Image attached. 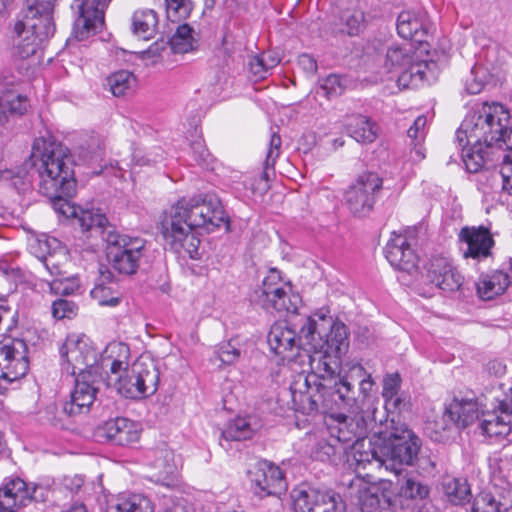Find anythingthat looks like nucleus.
I'll return each instance as SVG.
<instances>
[{"mask_svg": "<svg viewBox=\"0 0 512 512\" xmlns=\"http://www.w3.org/2000/svg\"><path fill=\"white\" fill-rule=\"evenodd\" d=\"M385 256L395 269L409 274L418 269L419 258L404 235L392 234L385 247Z\"/></svg>", "mask_w": 512, "mask_h": 512, "instance_id": "nucleus-23", "label": "nucleus"}, {"mask_svg": "<svg viewBox=\"0 0 512 512\" xmlns=\"http://www.w3.org/2000/svg\"><path fill=\"white\" fill-rule=\"evenodd\" d=\"M218 360L225 365H232L236 363L240 356L241 350L237 348L231 341L221 343L215 350Z\"/></svg>", "mask_w": 512, "mask_h": 512, "instance_id": "nucleus-53", "label": "nucleus"}, {"mask_svg": "<svg viewBox=\"0 0 512 512\" xmlns=\"http://www.w3.org/2000/svg\"><path fill=\"white\" fill-rule=\"evenodd\" d=\"M358 391L356 390V396H359L361 399V408L358 411H363L365 402L372 391L374 386V381L371 377V374L367 375L359 384Z\"/></svg>", "mask_w": 512, "mask_h": 512, "instance_id": "nucleus-60", "label": "nucleus"}, {"mask_svg": "<svg viewBox=\"0 0 512 512\" xmlns=\"http://www.w3.org/2000/svg\"><path fill=\"white\" fill-rule=\"evenodd\" d=\"M510 113L500 103H483L469 113L456 132L459 145L481 142L486 148L512 151Z\"/></svg>", "mask_w": 512, "mask_h": 512, "instance_id": "nucleus-5", "label": "nucleus"}, {"mask_svg": "<svg viewBox=\"0 0 512 512\" xmlns=\"http://www.w3.org/2000/svg\"><path fill=\"white\" fill-rule=\"evenodd\" d=\"M442 490L449 501L453 505H464L471 499V489L465 479L445 478L442 482Z\"/></svg>", "mask_w": 512, "mask_h": 512, "instance_id": "nucleus-38", "label": "nucleus"}, {"mask_svg": "<svg viewBox=\"0 0 512 512\" xmlns=\"http://www.w3.org/2000/svg\"><path fill=\"white\" fill-rule=\"evenodd\" d=\"M42 282L46 284L51 294L55 295H71L77 291L80 287V282L77 277L74 276H58L52 279H42Z\"/></svg>", "mask_w": 512, "mask_h": 512, "instance_id": "nucleus-44", "label": "nucleus"}, {"mask_svg": "<svg viewBox=\"0 0 512 512\" xmlns=\"http://www.w3.org/2000/svg\"><path fill=\"white\" fill-rule=\"evenodd\" d=\"M190 149L193 159L201 166L207 165L210 159V153L205 146L203 139L199 136L190 142Z\"/></svg>", "mask_w": 512, "mask_h": 512, "instance_id": "nucleus-55", "label": "nucleus"}, {"mask_svg": "<svg viewBox=\"0 0 512 512\" xmlns=\"http://www.w3.org/2000/svg\"><path fill=\"white\" fill-rule=\"evenodd\" d=\"M112 278V273L109 270H100L98 282L91 290V297L101 306H116L119 303V293L115 290L114 284L106 285V283L112 282Z\"/></svg>", "mask_w": 512, "mask_h": 512, "instance_id": "nucleus-35", "label": "nucleus"}, {"mask_svg": "<svg viewBox=\"0 0 512 512\" xmlns=\"http://www.w3.org/2000/svg\"><path fill=\"white\" fill-rule=\"evenodd\" d=\"M105 0H74L71 9L76 15L73 35L77 40L86 39L104 22Z\"/></svg>", "mask_w": 512, "mask_h": 512, "instance_id": "nucleus-19", "label": "nucleus"}, {"mask_svg": "<svg viewBox=\"0 0 512 512\" xmlns=\"http://www.w3.org/2000/svg\"><path fill=\"white\" fill-rule=\"evenodd\" d=\"M397 32L403 39L423 41L426 34L422 17L412 11H403L397 18Z\"/></svg>", "mask_w": 512, "mask_h": 512, "instance_id": "nucleus-33", "label": "nucleus"}, {"mask_svg": "<svg viewBox=\"0 0 512 512\" xmlns=\"http://www.w3.org/2000/svg\"><path fill=\"white\" fill-rule=\"evenodd\" d=\"M42 42L25 30V24L14 23L7 32L5 47L13 62L17 63L35 56Z\"/></svg>", "mask_w": 512, "mask_h": 512, "instance_id": "nucleus-20", "label": "nucleus"}, {"mask_svg": "<svg viewBox=\"0 0 512 512\" xmlns=\"http://www.w3.org/2000/svg\"><path fill=\"white\" fill-rule=\"evenodd\" d=\"M510 284V277L503 271L481 275L477 282V292L484 300H490L502 294Z\"/></svg>", "mask_w": 512, "mask_h": 512, "instance_id": "nucleus-32", "label": "nucleus"}, {"mask_svg": "<svg viewBox=\"0 0 512 512\" xmlns=\"http://www.w3.org/2000/svg\"><path fill=\"white\" fill-rule=\"evenodd\" d=\"M375 434H379L381 439V443L372 450L373 462L378 467L399 474L402 465L415 463L421 443L406 425L395 426L394 420H391L389 430H378Z\"/></svg>", "mask_w": 512, "mask_h": 512, "instance_id": "nucleus-6", "label": "nucleus"}, {"mask_svg": "<svg viewBox=\"0 0 512 512\" xmlns=\"http://www.w3.org/2000/svg\"><path fill=\"white\" fill-rule=\"evenodd\" d=\"M322 325H318L317 320L313 317H308L305 324L300 329L299 336L285 323H275L267 336V341L270 349L283 358H289V352L294 349L303 350L310 363V356L316 353H323L318 350L321 346L322 331L325 330Z\"/></svg>", "mask_w": 512, "mask_h": 512, "instance_id": "nucleus-7", "label": "nucleus"}, {"mask_svg": "<svg viewBox=\"0 0 512 512\" xmlns=\"http://www.w3.org/2000/svg\"><path fill=\"white\" fill-rule=\"evenodd\" d=\"M324 353L310 356L311 374L305 378L306 385L315 393H311L310 409L318 410L319 405L325 409H346L356 412L361 408V399L356 396L355 383L359 384L368 373L359 363L347 365L343 375H336L334 369L327 362Z\"/></svg>", "mask_w": 512, "mask_h": 512, "instance_id": "nucleus-3", "label": "nucleus"}, {"mask_svg": "<svg viewBox=\"0 0 512 512\" xmlns=\"http://www.w3.org/2000/svg\"><path fill=\"white\" fill-rule=\"evenodd\" d=\"M488 80L487 70L481 66H474L465 80V89L469 94L480 93Z\"/></svg>", "mask_w": 512, "mask_h": 512, "instance_id": "nucleus-50", "label": "nucleus"}, {"mask_svg": "<svg viewBox=\"0 0 512 512\" xmlns=\"http://www.w3.org/2000/svg\"><path fill=\"white\" fill-rule=\"evenodd\" d=\"M158 22V15L153 9H137L131 18L132 32L141 39H151L157 32Z\"/></svg>", "mask_w": 512, "mask_h": 512, "instance_id": "nucleus-31", "label": "nucleus"}, {"mask_svg": "<svg viewBox=\"0 0 512 512\" xmlns=\"http://www.w3.org/2000/svg\"><path fill=\"white\" fill-rule=\"evenodd\" d=\"M459 249L463 258L477 262L488 258L495 244L489 228L480 226H464L458 233Z\"/></svg>", "mask_w": 512, "mask_h": 512, "instance_id": "nucleus-17", "label": "nucleus"}, {"mask_svg": "<svg viewBox=\"0 0 512 512\" xmlns=\"http://www.w3.org/2000/svg\"><path fill=\"white\" fill-rule=\"evenodd\" d=\"M53 10L26 7L18 15L14 23L25 24V30L35 34L44 41L54 34L55 25L52 18Z\"/></svg>", "mask_w": 512, "mask_h": 512, "instance_id": "nucleus-25", "label": "nucleus"}, {"mask_svg": "<svg viewBox=\"0 0 512 512\" xmlns=\"http://www.w3.org/2000/svg\"><path fill=\"white\" fill-rule=\"evenodd\" d=\"M445 409L448 411L457 428H465L479 418L477 403L473 400L454 398Z\"/></svg>", "mask_w": 512, "mask_h": 512, "instance_id": "nucleus-30", "label": "nucleus"}, {"mask_svg": "<svg viewBox=\"0 0 512 512\" xmlns=\"http://www.w3.org/2000/svg\"><path fill=\"white\" fill-rule=\"evenodd\" d=\"M46 244L55 245L52 252H48L42 259L44 267L52 277L66 275L65 266L68 264L69 255L65 247H62L56 239L47 241Z\"/></svg>", "mask_w": 512, "mask_h": 512, "instance_id": "nucleus-37", "label": "nucleus"}, {"mask_svg": "<svg viewBox=\"0 0 512 512\" xmlns=\"http://www.w3.org/2000/svg\"><path fill=\"white\" fill-rule=\"evenodd\" d=\"M169 50L170 46L168 42L158 40L151 44L147 50L143 51V58L151 59L152 63H156L164 57V54H168Z\"/></svg>", "mask_w": 512, "mask_h": 512, "instance_id": "nucleus-56", "label": "nucleus"}, {"mask_svg": "<svg viewBox=\"0 0 512 512\" xmlns=\"http://www.w3.org/2000/svg\"><path fill=\"white\" fill-rule=\"evenodd\" d=\"M166 14L170 21L178 22L189 17L193 9L190 0H165Z\"/></svg>", "mask_w": 512, "mask_h": 512, "instance_id": "nucleus-49", "label": "nucleus"}, {"mask_svg": "<svg viewBox=\"0 0 512 512\" xmlns=\"http://www.w3.org/2000/svg\"><path fill=\"white\" fill-rule=\"evenodd\" d=\"M251 302L267 312L296 313L302 300L289 283L281 280L279 271L271 269L251 294Z\"/></svg>", "mask_w": 512, "mask_h": 512, "instance_id": "nucleus-8", "label": "nucleus"}, {"mask_svg": "<svg viewBox=\"0 0 512 512\" xmlns=\"http://www.w3.org/2000/svg\"><path fill=\"white\" fill-rule=\"evenodd\" d=\"M427 118L424 115L418 116L413 125L408 129V137L416 143H420L426 136Z\"/></svg>", "mask_w": 512, "mask_h": 512, "instance_id": "nucleus-57", "label": "nucleus"}, {"mask_svg": "<svg viewBox=\"0 0 512 512\" xmlns=\"http://www.w3.org/2000/svg\"><path fill=\"white\" fill-rule=\"evenodd\" d=\"M228 215L219 198L213 195L181 198L160 216V231L165 245L181 257L198 259L200 239L196 228L207 231L228 224Z\"/></svg>", "mask_w": 512, "mask_h": 512, "instance_id": "nucleus-2", "label": "nucleus"}, {"mask_svg": "<svg viewBox=\"0 0 512 512\" xmlns=\"http://www.w3.org/2000/svg\"><path fill=\"white\" fill-rule=\"evenodd\" d=\"M49 491L42 486L29 488L20 478L6 479L0 488V512H17L31 502H44Z\"/></svg>", "mask_w": 512, "mask_h": 512, "instance_id": "nucleus-14", "label": "nucleus"}, {"mask_svg": "<svg viewBox=\"0 0 512 512\" xmlns=\"http://www.w3.org/2000/svg\"><path fill=\"white\" fill-rule=\"evenodd\" d=\"M401 378L398 373L388 374L383 380L382 396L387 403L393 402V405L397 407L399 399L397 398L398 391L400 389Z\"/></svg>", "mask_w": 512, "mask_h": 512, "instance_id": "nucleus-52", "label": "nucleus"}, {"mask_svg": "<svg viewBox=\"0 0 512 512\" xmlns=\"http://www.w3.org/2000/svg\"><path fill=\"white\" fill-rule=\"evenodd\" d=\"M346 80L339 75L331 74L321 81L318 93H322L327 98L337 97L343 93L346 88Z\"/></svg>", "mask_w": 512, "mask_h": 512, "instance_id": "nucleus-51", "label": "nucleus"}, {"mask_svg": "<svg viewBox=\"0 0 512 512\" xmlns=\"http://www.w3.org/2000/svg\"><path fill=\"white\" fill-rule=\"evenodd\" d=\"M471 512H512V487H500L483 491L475 498Z\"/></svg>", "mask_w": 512, "mask_h": 512, "instance_id": "nucleus-24", "label": "nucleus"}, {"mask_svg": "<svg viewBox=\"0 0 512 512\" xmlns=\"http://www.w3.org/2000/svg\"><path fill=\"white\" fill-rule=\"evenodd\" d=\"M18 84L12 78H0V110L9 115H23L29 108V100L17 90Z\"/></svg>", "mask_w": 512, "mask_h": 512, "instance_id": "nucleus-26", "label": "nucleus"}, {"mask_svg": "<svg viewBox=\"0 0 512 512\" xmlns=\"http://www.w3.org/2000/svg\"><path fill=\"white\" fill-rule=\"evenodd\" d=\"M455 427L453 418L448 416L445 409L441 416L426 423L425 431L432 440L441 442L448 438V433Z\"/></svg>", "mask_w": 512, "mask_h": 512, "instance_id": "nucleus-42", "label": "nucleus"}, {"mask_svg": "<svg viewBox=\"0 0 512 512\" xmlns=\"http://www.w3.org/2000/svg\"><path fill=\"white\" fill-rule=\"evenodd\" d=\"M107 243V258L112 268L120 274L132 275L139 268L144 256L145 241L111 230L104 237Z\"/></svg>", "mask_w": 512, "mask_h": 512, "instance_id": "nucleus-9", "label": "nucleus"}, {"mask_svg": "<svg viewBox=\"0 0 512 512\" xmlns=\"http://www.w3.org/2000/svg\"><path fill=\"white\" fill-rule=\"evenodd\" d=\"M362 411L353 412V417L339 415L336 418V424L330 427L331 435L337 438L339 442L356 443L364 439L370 430H373V422L376 418L366 419L361 414Z\"/></svg>", "mask_w": 512, "mask_h": 512, "instance_id": "nucleus-21", "label": "nucleus"}, {"mask_svg": "<svg viewBox=\"0 0 512 512\" xmlns=\"http://www.w3.org/2000/svg\"><path fill=\"white\" fill-rule=\"evenodd\" d=\"M347 131L358 143L363 144L374 142L378 136L377 124L363 115L351 118Z\"/></svg>", "mask_w": 512, "mask_h": 512, "instance_id": "nucleus-36", "label": "nucleus"}, {"mask_svg": "<svg viewBox=\"0 0 512 512\" xmlns=\"http://www.w3.org/2000/svg\"><path fill=\"white\" fill-rule=\"evenodd\" d=\"M56 0H26V7L41 8V9H54Z\"/></svg>", "mask_w": 512, "mask_h": 512, "instance_id": "nucleus-63", "label": "nucleus"}, {"mask_svg": "<svg viewBox=\"0 0 512 512\" xmlns=\"http://www.w3.org/2000/svg\"><path fill=\"white\" fill-rule=\"evenodd\" d=\"M427 278L439 289L454 292L463 284V277L452 262L443 256L432 257L427 266Z\"/></svg>", "mask_w": 512, "mask_h": 512, "instance_id": "nucleus-22", "label": "nucleus"}, {"mask_svg": "<svg viewBox=\"0 0 512 512\" xmlns=\"http://www.w3.org/2000/svg\"><path fill=\"white\" fill-rule=\"evenodd\" d=\"M255 493L260 497L280 496L287 490V482L281 469L267 460L257 461L249 470Z\"/></svg>", "mask_w": 512, "mask_h": 512, "instance_id": "nucleus-18", "label": "nucleus"}, {"mask_svg": "<svg viewBox=\"0 0 512 512\" xmlns=\"http://www.w3.org/2000/svg\"><path fill=\"white\" fill-rule=\"evenodd\" d=\"M281 145V137L277 133H272L263 164L262 178L266 181L270 178V172L274 173L276 160L281 154Z\"/></svg>", "mask_w": 512, "mask_h": 512, "instance_id": "nucleus-47", "label": "nucleus"}, {"mask_svg": "<svg viewBox=\"0 0 512 512\" xmlns=\"http://www.w3.org/2000/svg\"><path fill=\"white\" fill-rule=\"evenodd\" d=\"M103 430L107 440L121 446L138 441L141 431L138 423L124 417L107 421Z\"/></svg>", "mask_w": 512, "mask_h": 512, "instance_id": "nucleus-28", "label": "nucleus"}, {"mask_svg": "<svg viewBox=\"0 0 512 512\" xmlns=\"http://www.w3.org/2000/svg\"><path fill=\"white\" fill-rule=\"evenodd\" d=\"M88 149L91 150L89 151V153L91 154L89 159L93 160L94 158L100 157L103 146L98 139L91 138V143L88 144Z\"/></svg>", "mask_w": 512, "mask_h": 512, "instance_id": "nucleus-64", "label": "nucleus"}, {"mask_svg": "<svg viewBox=\"0 0 512 512\" xmlns=\"http://www.w3.org/2000/svg\"><path fill=\"white\" fill-rule=\"evenodd\" d=\"M430 487L411 474L404 475L399 487V496L415 502L429 497Z\"/></svg>", "mask_w": 512, "mask_h": 512, "instance_id": "nucleus-40", "label": "nucleus"}, {"mask_svg": "<svg viewBox=\"0 0 512 512\" xmlns=\"http://www.w3.org/2000/svg\"><path fill=\"white\" fill-rule=\"evenodd\" d=\"M382 186L383 180L375 172L366 171L358 175L344 194L349 211L358 217L367 216L373 210Z\"/></svg>", "mask_w": 512, "mask_h": 512, "instance_id": "nucleus-12", "label": "nucleus"}, {"mask_svg": "<svg viewBox=\"0 0 512 512\" xmlns=\"http://www.w3.org/2000/svg\"><path fill=\"white\" fill-rule=\"evenodd\" d=\"M256 427L251 423V418L237 417L229 422L222 431V437L228 441H241L252 437Z\"/></svg>", "mask_w": 512, "mask_h": 512, "instance_id": "nucleus-41", "label": "nucleus"}, {"mask_svg": "<svg viewBox=\"0 0 512 512\" xmlns=\"http://www.w3.org/2000/svg\"><path fill=\"white\" fill-rule=\"evenodd\" d=\"M342 33L354 36L364 28V13L360 10H347L340 17Z\"/></svg>", "mask_w": 512, "mask_h": 512, "instance_id": "nucleus-48", "label": "nucleus"}, {"mask_svg": "<svg viewBox=\"0 0 512 512\" xmlns=\"http://www.w3.org/2000/svg\"><path fill=\"white\" fill-rule=\"evenodd\" d=\"M101 371L92 374L91 371L78 373L75 386L70 394V400L63 404V412L68 416H76L89 412L96 399L98 384L105 381Z\"/></svg>", "mask_w": 512, "mask_h": 512, "instance_id": "nucleus-15", "label": "nucleus"}, {"mask_svg": "<svg viewBox=\"0 0 512 512\" xmlns=\"http://www.w3.org/2000/svg\"><path fill=\"white\" fill-rule=\"evenodd\" d=\"M152 501L143 494H120L114 504H111L107 512H153Z\"/></svg>", "mask_w": 512, "mask_h": 512, "instance_id": "nucleus-34", "label": "nucleus"}, {"mask_svg": "<svg viewBox=\"0 0 512 512\" xmlns=\"http://www.w3.org/2000/svg\"><path fill=\"white\" fill-rule=\"evenodd\" d=\"M159 512H192V508L183 499H167Z\"/></svg>", "mask_w": 512, "mask_h": 512, "instance_id": "nucleus-61", "label": "nucleus"}, {"mask_svg": "<svg viewBox=\"0 0 512 512\" xmlns=\"http://www.w3.org/2000/svg\"><path fill=\"white\" fill-rule=\"evenodd\" d=\"M494 484L512 487V454L501 456L491 467Z\"/></svg>", "mask_w": 512, "mask_h": 512, "instance_id": "nucleus-45", "label": "nucleus"}, {"mask_svg": "<svg viewBox=\"0 0 512 512\" xmlns=\"http://www.w3.org/2000/svg\"><path fill=\"white\" fill-rule=\"evenodd\" d=\"M60 355L63 360V370L71 376L88 371H91L92 374L96 371H105L101 368V359L105 355V350L99 356L85 336L76 334L67 336L60 348Z\"/></svg>", "mask_w": 512, "mask_h": 512, "instance_id": "nucleus-10", "label": "nucleus"}, {"mask_svg": "<svg viewBox=\"0 0 512 512\" xmlns=\"http://www.w3.org/2000/svg\"><path fill=\"white\" fill-rule=\"evenodd\" d=\"M480 429L490 438L507 439L512 442V388L502 398H496L492 411L482 413Z\"/></svg>", "mask_w": 512, "mask_h": 512, "instance_id": "nucleus-16", "label": "nucleus"}, {"mask_svg": "<svg viewBox=\"0 0 512 512\" xmlns=\"http://www.w3.org/2000/svg\"><path fill=\"white\" fill-rule=\"evenodd\" d=\"M170 51L173 53H188L197 46L194 29L188 24L179 25L169 40Z\"/></svg>", "mask_w": 512, "mask_h": 512, "instance_id": "nucleus-39", "label": "nucleus"}, {"mask_svg": "<svg viewBox=\"0 0 512 512\" xmlns=\"http://www.w3.org/2000/svg\"><path fill=\"white\" fill-rule=\"evenodd\" d=\"M295 512H346L342 496L333 490L301 487L292 493Z\"/></svg>", "mask_w": 512, "mask_h": 512, "instance_id": "nucleus-13", "label": "nucleus"}, {"mask_svg": "<svg viewBox=\"0 0 512 512\" xmlns=\"http://www.w3.org/2000/svg\"><path fill=\"white\" fill-rule=\"evenodd\" d=\"M360 504L362 512H376L380 506V499L376 494L366 491L360 497Z\"/></svg>", "mask_w": 512, "mask_h": 512, "instance_id": "nucleus-59", "label": "nucleus"}, {"mask_svg": "<svg viewBox=\"0 0 512 512\" xmlns=\"http://www.w3.org/2000/svg\"><path fill=\"white\" fill-rule=\"evenodd\" d=\"M128 354V346L122 343H111L106 347L105 355L101 359L106 385L130 399L154 394L159 382L157 367L151 361L140 359L128 365Z\"/></svg>", "mask_w": 512, "mask_h": 512, "instance_id": "nucleus-4", "label": "nucleus"}, {"mask_svg": "<svg viewBox=\"0 0 512 512\" xmlns=\"http://www.w3.org/2000/svg\"><path fill=\"white\" fill-rule=\"evenodd\" d=\"M462 147V158L467 171L477 173L494 160L497 149L486 148L481 142H464Z\"/></svg>", "mask_w": 512, "mask_h": 512, "instance_id": "nucleus-29", "label": "nucleus"}, {"mask_svg": "<svg viewBox=\"0 0 512 512\" xmlns=\"http://www.w3.org/2000/svg\"><path fill=\"white\" fill-rule=\"evenodd\" d=\"M249 67L251 73L257 79H264L268 68L265 64V54L253 56L249 61Z\"/></svg>", "mask_w": 512, "mask_h": 512, "instance_id": "nucleus-58", "label": "nucleus"}, {"mask_svg": "<svg viewBox=\"0 0 512 512\" xmlns=\"http://www.w3.org/2000/svg\"><path fill=\"white\" fill-rule=\"evenodd\" d=\"M409 45L392 44L388 47L384 66L388 70L402 69L398 76V86L402 88H416L427 80L429 63L412 60Z\"/></svg>", "mask_w": 512, "mask_h": 512, "instance_id": "nucleus-11", "label": "nucleus"}, {"mask_svg": "<svg viewBox=\"0 0 512 512\" xmlns=\"http://www.w3.org/2000/svg\"><path fill=\"white\" fill-rule=\"evenodd\" d=\"M152 467L155 470L152 478L155 482L173 488L177 485V465L175 463L174 452L166 447L158 448L154 452Z\"/></svg>", "mask_w": 512, "mask_h": 512, "instance_id": "nucleus-27", "label": "nucleus"}, {"mask_svg": "<svg viewBox=\"0 0 512 512\" xmlns=\"http://www.w3.org/2000/svg\"><path fill=\"white\" fill-rule=\"evenodd\" d=\"M39 177V191L50 199L53 208L66 218L74 219L83 231H99L103 238L112 229L98 209H83L71 203L76 193V179L69 149L52 138L34 140L30 156Z\"/></svg>", "mask_w": 512, "mask_h": 512, "instance_id": "nucleus-1", "label": "nucleus"}, {"mask_svg": "<svg viewBox=\"0 0 512 512\" xmlns=\"http://www.w3.org/2000/svg\"><path fill=\"white\" fill-rule=\"evenodd\" d=\"M298 62L301 65V67L309 73H315L317 71V63L311 55H301L299 57Z\"/></svg>", "mask_w": 512, "mask_h": 512, "instance_id": "nucleus-62", "label": "nucleus"}, {"mask_svg": "<svg viewBox=\"0 0 512 512\" xmlns=\"http://www.w3.org/2000/svg\"><path fill=\"white\" fill-rule=\"evenodd\" d=\"M77 305L70 300L58 299L52 304V315L56 319L73 318L77 314Z\"/></svg>", "mask_w": 512, "mask_h": 512, "instance_id": "nucleus-54", "label": "nucleus"}, {"mask_svg": "<svg viewBox=\"0 0 512 512\" xmlns=\"http://www.w3.org/2000/svg\"><path fill=\"white\" fill-rule=\"evenodd\" d=\"M107 84L116 97L124 96L136 86V77L127 70L114 72L107 78Z\"/></svg>", "mask_w": 512, "mask_h": 512, "instance_id": "nucleus-43", "label": "nucleus"}, {"mask_svg": "<svg viewBox=\"0 0 512 512\" xmlns=\"http://www.w3.org/2000/svg\"><path fill=\"white\" fill-rule=\"evenodd\" d=\"M325 341L322 340L321 346L318 348H322L323 344H327L331 349L340 352L343 347L347 346L348 340V330L344 323L335 321L330 324V331L325 335Z\"/></svg>", "mask_w": 512, "mask_h": 512, "instance_id": "nucleus-46", "label": "nucleus"}]
</instances>
